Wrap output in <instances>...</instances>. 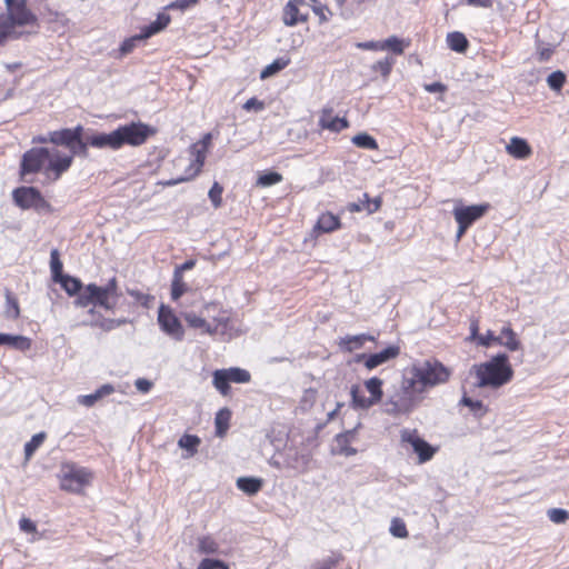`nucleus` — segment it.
I'll return each mask as SVG.
<instances>
[{
    "label": "nucleus",
    "instance_id": "26",
    "mask_svg": "<svg viewBox=\"0 0 569 569\" xmlns=\"http://www.w3.org/2000/svg\"><path fill=\"white\" fill-rule=\"evenodd\" d=\"M340 227L339 217L326 212L322 213L315 226V229L321 232H331Z\"/></svg>",
    "mask_w": 569,
    "mask_h": 569
},
{
    "label": "nucleus",
    "instance_id": "36",
    "mask_svg": "<svg viewBox=\"0 0 569 569\" xmlns=\"http://www.w3.org/2000/svg\"><path fill=\"white\" fill-rule=\"evenodd\" d=\"M226 372L229 378V382L248 383L251 380L250 372L242 368L231 367L226 369Z\"/></svg>",
    "mask_w": 569,
    "mask_h": 569
},
{
    "label": "nucleus",
    "instance_id": "39",
    "mask_svg": "<svg viewBox=\"0 0 569 569\" xmlns=\"http://www.w3.org/2000/svg\"><path fill=\"white\" fill-rule=\"evenodd\" d=\"M365 386L370 393L371 400H373L376 403L379 402L382 397V380L377 377H372L365 382Z\"/></svg>",
    "mask_w": 569,
    "mask_h": 569
},
{
    "label": "nucleus",
    "instance_id": "50",
    "mask_svg": "<svg viewBox=\"0 0 569 569\" xmlns=\"http://www.w3.org/2000/svg\"><path fill=\"white\" fill-rule=\"evenodd\" d=\"M222 192H223V188L222 186L219 183V182H213L212 187L210 188L209 190V199L212 203V206L218 209L221 207L222 204Z\"/></svg>",
    "mask_w": 569,
    "mask_h": 569
},
{
    "label": "nucleus",
    "instance_id": "4",
    "mask_svg": "<svg viewBox=\"0 0 569 569\" xmlns=\"http://www.w3.org/2000/svg\"><path fill=\"white\" fill-rule=\"evenodd\" d=\"M417 392L416 387L408 386V378L405 376L401 387L385 402V412L392 416L410 413L418 405Z\"/></svg>",
    "mask_w": 569,
    "mask_h": 569
},
{
    "label": "nucleus",
    "instance_id": "7",
    "mask_svg": "<svg viewBox=\"0 0 569 569\" xmlns=\"http://www.w3.org/2000/svg\"><path fill=\"white\" fill-rule=\"evenodd\" d=\"M171 17L164 12H160L157 16L156 21L151 22L148 26H144L141 28L140 33L126 39L121 46H120V53L122 56H126L130 53L134 47L137 46V42L147 40L151 38L152 36L159 33L160 31L164 30L167 26L170 23Z\"/></svg>",
    "mask_w": 569,
    "mask_h": 569
},
{
    "label": "nucleus",
    "instance_id": "47",
    "mask_svg": "<svg viewBox=\"0 0 569 569\" xmlns=\"http://www.w3.org/2000/svg\"><path fill=\"white\" fill-rule=\"evenodd\" d=\"M460 402L461 405L468 407L470 411L473 412V415L477 417H482L487 411L482 401L480 400H473L467 396H463Z\"/></svg>",
    "mask_w": 569,
    "mask_h": 569
},
{
    "label": "nucleus",
    "instance_id": "41",
    "mask_svg": "<svg viewBox=\"0 0 569 569\" xmlns=\"http://www.w3.org/2000/svg\"><path fill=\"white\" fill-rule=\"evenodd\" d=\"M198 550L201 553H217L219 550L218 542L211 537H201L198 539Z\"/></svg>",
    "mask_w": 569,
    "mask_h": 569
},
{
    "label": "nucleus",
    "instance_id": "2",
    "mask_svg": "<svg viewBox=\"0 0 569 569\" xmlns=\"http://www.w3.org/2000/svg\"><path fill=\"white\" fill-rule=\"evenodd\" d=\"M470 375L476 377L477 388L498 389L508 383L513 377V370L506 353H498L489 361L473 365Z\"/></svg>",
    "mask_w": 569,
    "mask_h": 569
},
{
    "label": "nucleus",
    "instance_id": "63",
    "mask_svg": "<svg viewBox=\"0 0 569 569\" xmlns=\"http://www.w3.org/2000/svg\"><path fill=\"white\" fill-rule=\"evenodd\" d=\"M338 563V560L329 557L325 559L322 562H318L313 566L312 569H332Z\"/></svg>",
    "mask_w": 569,
    "mask_h": 569
},
{
    "label": "nucleus",
    "instance_id": "35",
    "mask_svg": "<svg viewBox=\"0 0 569 569\" xmlns=\"http://www.w3.org/2000/svg\"><path fill=\"white\" fill-rule=\"evenodd\" d=\"M282 180L283 177L281 173L276 171H264L258 177L256 184L261 188H267L280 183Z\"/></svg>",
    "mask_w": 569,
    "mask_h": 569
},
{
    "label": "nucleus",
    "instance_id": "52",
    "mask_svg": "<svg viewBox=\"0 0 569 569\" xmlns=\"http://www.w3.org/2000/svg\"><path fill=\"white\" fill-rule=\"evenodd\" d=\"M548 517L555 523H563L569 519V513L565 509L552 508L548 511Z\"/></svg>",
    "mask_w": 569,
    "mask_h": 569
},
{
    "label": "nucleus",
    "instance_id": "12",
    "mask_svg": "<svg viewBox=\"0 0 569 569\" xmlns=\"http://www.w3.org/2000/svg\"><path fill=\"white\" fill-rule=\"evenodd\" d=\"M401 440L411 445L413 451L419 456L420 462L430 460L435 455V449L420 438L416 430L405 429L401 432Z\"/></svg>",
    "mask_w": 569,
    "mask_h": 569
},
{
    "label": "nucleus",
    "instance_id": "59",
    "mask_svg": "<svg viewBox=\"0 0 569 569\" xmlns=\"http://www.w3.org/2000/svg\"><path fill=\"white\" fill-rule=\"evenodd\" d=\"M191 6H190L188 0H174V1L170 2L169 4H167L164 7V10H180V11H184V10H187Z\"/></svg>",
    "mask_w": 569,
    "mask_h": 569
},
{
    "label": "nucleus",
    "instance_id": "16",
    "mask_svg": "<svg viewBox=\"0 0 569 569\" xmlns=\"http://www.w3.org/2000/svg\"><path fill=\"white\" fill-rule=\"evenodd\" d=\"M400 353V348L398 346H389L380 352L371 353L368 357L362 355V358H366L365 366L369 370L375 369L376 367L395 359Z\"/></svg>",
    "mask_w": 569,
    "mask_h": 569
},
{
    "label": "nucleus",
    "instance_id": "10",
    "mask_svg": "<svg viewBox=\"0 0 569 569\" xmlns=\"http://www.w3.org/2000/svg\"><path fill=\"white\" fill-rule=\"evenodd\" d=\"M51 154L48 148H32L23 153L21 159V176L39 172Z\"/></svg>",
    "mask_w": 569,
    "mask_h": 569
},
{
    "label": "nucleus",
    "instance_id": "53",
    "mask_svg": "<svg viewBox=\"0 0 569 569\" xmlns=\"http://www.w3.org/2000/svg\"><path fill=\"white\" fill-rule=\"evenodd\" d=\"M130 296L134 297V299L144 308L149 309L152 306L154 298L150 295L142 293L140 291L130 290Z\"/></svg>",
    "mask_w": 569,
    "mask_h": 569
},
{
    "label": "nucleus",
    "instance_id": "61",
    "mask_svg": "<svg viewBox=\"0 0 569 569\" xmlns=\"http://www.w3.org/2000/svg\"><path fill=\"white\" fill-rule=\"evenodd\" d=\"M134 386L140 392L146 393L152 388V382L148 379L139 378L136 380Z\"/></svg>",
    "mask_w": 569,
    "mask_h": 569
},
{
    "label": "nucleus",
    "instance_id": "46",
    "mask_svg": "<svg viewBox=\"0 0 569 569\" xmlns=\"http://www.w3.org/2000/svg\"><path fill=\"white\" fill-rule=\"evenodd\" d=\"M393 59L386 57L372 64L371 69L375 72H379L383 78H388L393 66Z\"/></svg>",
    "mask_w": 569,
    "mask_h": 569
},
{
    "label": "nucleus",
    "instance_id": "29",
    "mask_svg": "<svg viewBox=\"0 0 569 569\" xmlns=\"http://www.w3.org/2000/svg\"><path fill=\"white\" fill-rule=\"evenodd\" d=\"M231 411L228 408L220 409L214 418L216 435L223 437L229 428Z\"/></svg>",
    "mask_w": 569,
    "mask_h": 569
},
{
    "label": "nucleus",
    "instance_id": "43",
    "mask_svg": "<svg viewBox=\"0 0 569 569\" xmlns=\"http://www.w3.org/2000/svg\"><path fill=\"white\" fill-rule=\"evenodd\" d=\"M566 82V73L561 70H557L551 72L547 77V83L549 88L553 91H560Z\"/></svg>",
    "mask_w": 569,
    "mask_h": 569
},
{
    "label": "nucleus",
    "instance_id": "25",
    "mask_svg": "<svg viewBox=\"0 0 569 569\" xmlns=\"http://www.w3.org/2000/svg\"><path fill=\"white\" fill-rule=\"evenodd\" d=\"M497 340L499 345L506 347L510 351H516L520 348V341L509 326L501 329L500 335L497 336Z\"/></svg>",
    "mask_w": 569,
    "mask_h": 569
},
{
    "label": "nucleus",
    "instance_id": "27",
    "mask_svg": "<svg viewBox=\"0 0 569 569\" xmlns=\"http://www.w3.org/2000/svg\"><path fill=\"white\" fill-rule=\"evenodd\" d=\"M352 407L356 409H368L376 405L370 397H366L361 388L353 385L350 390Z\"/></svg>",
    "mask_w": 569,
    "mask_h": 569
},
{
    "label": "nucleus",
    "instance_id": "64",
    "mask_svg": "<svg viewBox=\"0 0 569 569\" xmlns=\"http://www.w3.org/2000/svg\"><path fill=\"white\" fill-rule=\"evenodd\" d=\"M317 391L312 388L305 390L301 402L312 405L316 401Z\"/></svg>",
    "mask_w": 569,
    "mask_h": 569
},
{
    "label": "nucleus",
    "instance_id": "17",
    "mask_svg": "<svg viewBox=\"0 0 569 569\" xmlns=\"http://www.w3.org/2000/svg\"><path fill=\"white\" fill-rule=\"evenodd\" d=\"M319 126L332 132H340L348 128L349 123L346 118L332 117V108H323L319 118Z\"/></svg>",
    "mask_w": 569,
    "mask_h": 569
},
{
    "label": "nucleus",
    "instance_id": "14",
    "mask_svg": "<svg viewBox=\"0 0 569 569\" xmlns=\"http://www.w3.org/2000/svg\"><path fill=\"white\" fill-rule=\"evenodd\" d=\"M307 7L305 0H290L283 8L282 20L286 26L292 27L308 19V12L302 11Z\"/></svg>",
    "mask_w": 569,
    "mask_h": 569
},
{
    "label": "nucleus",
    "instance_id": "37",
    "mask_svg": "<svg viewBox=\"0 0 569 569\" xmlns=\"http://www.w3.org/2000/svg\"><path fill=\"white\" fill-rule=\"evenodd\" d=\"M352 143L357 146L358 148L367 149V150H376L378 149V143L376 139L366 133H358L352 138Z\"/></svg>",
    "mask_w": 569,
    "mask_h": 569
},
{
    "label": "nucleus",
    "instance_id": "40",
    "mask_svg": "<svg viewBox=\"0 0 569 569\" xmlns=\"http://www.w3.org/2000/svg\"><path fill=\"white\" fill-rule=\"evenodd\" d=\"M46 439L44 432H39L32 436V438L24 445V458L30 460L36 450L42 445Z\"/></svg>",
    "mask_w": 569,
    "mask_h": 569
},
{
    "label": "nucleus",
    "instance_id": "11",
    "mask_svg": "<svg viewBox=\"0 0 569 569\" xmlns=\"http://www.w3.org/2000/svg\"><path fill=\"white\" fill-rule=\"evenodd\" d=\"M13 202L21 209H40L46 204L41 192L34 187H19L12 191Z\"/></svg>",
    "mask_w": 569,
    "mask_h": 569
},
{
    "label": "nucleus",
    "instance_id": "51",
    "mask_svg": "<svg viewBox=\"0 0 569 569\" xmlns=\"http://www.w3.org/2000/svg\"><path fill=\"white\" fill-rule=\"evenodd\" d=\"M88 134H86L84 139L83 140H77L74 141L71 146H70V154L73 156H81V157H87L88 156V146H90V143H88Z\"/></svg>",
    "mask_w": 569,
    "mask_h": 569
},
{
    "label": "nucleus",
    "instance_id": "54",
    "mask_svg": "<svg viewBox=\"0 0 569 569\" xmlns=\"http://www.w3.org/2000/svg\"><path fill=\"white\" fill-rule=\"evenodd\" d=\"M198 569H229V568L221 560L206 558L200 562Z\"/></svg>",
    "mask_w": 569,
    "mask_h": 569
},
{
    "label": "nucleus",
    "instance_id": "33",
    "mask_svg": "<svg viewBox=\"0 0 569 569\" xmlns=\"http://www.w3.org/2000/svg\"><path fill=\"white\" fill-rule=\"evenodd\" d=\"M201 440L198 436L194 435H183L179 441L178 446L182 449H186L188 451L187 457H192L198 451V446L200 445Z\"/></svg>",
    "mask_w": 569,
    "mask_h": 569
},
{
    "label": "nucleus",
    "instance_id": "3",
    "mask_svg": "<svg viewBox=\"0 0 569 569\" xmlns=\"http://www.w3.org/2000/svg\"><path fill=\"white\" fill-rule=\"evenodd\" d=\"M406 377L409 387H416L418 392H422L426 388L446 382L449 371L440 362L423 361L413 365Z\"/></svg>",
    "mask_w": 569,
    "mask_h": 569
},
{
    "label": "nucleus",
    "instance_id": "55",
    "mask_svg": "<svg viewBox=\"0 0 569 569\" xmlns=\"http://www.w3.org/2000/svg\"><path fill=\"white\" fill-rule=\"evenodd\" d=\"M242 108L246 110V111H256V112H260L262 110H264L266 108V104L263 101L257 99L256 97H252L250 99H248L244 104L242 106Z\"/></svg>",
    "mask_w": 569,
    "mask_h": 569
},
{
    "label": "nucleus",
    "instance_id": "56",
    "mask_svg": "<svg viewBox=\"0 0 569 569\" xmlns=\"http://www.w3.org/2000/svg\"><path fill=\"white\" fill-rule=\"evenodd\" d=\"M77 295H78V297L74 300L76 306L83 308V307H88L89 305H92L91 292L87 291V287L84 288V290L82 292L80 291Z\"/></svg>",
    "mask_w": 569,
    "mask_h": 569
},
{
    "label": "nucleus",
    "instance_id": "9",
    "mask_svg": "<svg viewBox=\"0 0 569 569\" xmlns=\"http://www.w3.org/2000/svg\"><path fill=\"white\" fill-rule=\"evenodd\" d=\"M158 325L160 329L176 341H181L184 337V329L181 321L173 312L172 308L161 303L158 310Z\"/></svg>",
    "mask_w": 569,
    "mask_h": 569
},
{
    "label": "nucleus",
    "instance_id": "44",
    "mask_svg": "<svg viewBox=\"0 0 569 569\" xmlns=\"http://www.w3.org/2000/svg\"><path fill=\"white\" fill-rule=\"evenodd\" d=\"M187 287L182 281V276L179 274V271H174L173 279L171 283V298L172 300H178L186 291Z\"/></svg>",
    "mask_w": 569,
    "mask_h": 569
},
{
    "label": "nucleus",
    "instance_id": "38",
    "mask_svg": "<svg viewBox=\"0 0 569 569\" xmlns=\"http://www.w3.org/2000/svg\"><path fill=\"white\" fill-rule=\"evenodd\" d=\"M50 269H51L53 281H57L58 279L66 276L62 272L63 264H62V261L60 260V254L57 249H52L50 252Z\"/></svg>",
    "mask_w": 569,
    "mask_h": 569
},
{
    "label": "nucleus",
    "instance_id": "22",
    "mask_svg": "<svg viewBox=\"0 0 569 569\" xmlns=\"http://www.w3.org/2000/svg\"><path fill=\"white\" fill-rule=\"evenodd\" d=\"M0 346H8L10 348L24 351L30 348L31 341L24 336L0 333Z\"/></svg>",
    "mask_w": 569,
    "mask_h": 569
},
{
    "label": "nucleus",
    "instance_id": "8",
    "mask_svg": "<svg viewBox=\"0 0 569 569\" xmlns=\"http://www.w3.org/2000/svg\"><path fill=\"white\" fill-rule=\"evenodd\" d=\"M10 28L36 24L37 16L28 8L27 0H4Z\"/></svg>",
    "mask_w": 569,
    "mask_h": 569
},
{
    "label": "nucleus",
    "instance_id": "58",
    "mask_svg": "<svg viewBox=\"0 0 569 569\" xmlns=\"http://www.w3.org/2000/svg\"><path fill=\"white\" fill-rule=\"evenodd\" d=\"M356 47L362 50H372V51H382L383 46H381V41H366L358 42Z\"/></svg>",
    "mask_w": 569,
    "mask_h": 569
},
{
    "label": "nucleus",
    "instance_id": "42",
    "mask_svg": "<svg viewBox=\"0 0 569 569\" xmlns=\"http://www.w3.org/2000/svg\"><path fill=\"white\" fill-rule=\"evenodd\" d=\"M7 308H6V317L9 319H17L20 316V309L18 300L12 296V293L7 290L6 292Z\"/></svg>",
    "mask_w": 569,
    "mask_h": 569
},
{
    "label": "nucleus",
    "instance_id": "18",
    "mask_svg": "<svg viewBox=\"0 0 569 569\" xmlns=\"http://www.w3.org/2000/svg\"><path fill=\"white\" fill-rule=\"evenodd\" d=\"M87 291L91 292L92 305L94 306H100L107 310H112L117 305L114 299H111V297L104 293L102 287L90 283L87 286Z\"/></svg>",
    "mask_w": 569,
    "mask_h": 569
},
{
    "label": "nucleus",
    "instance_id": "24",
    "mask_svg": "<svg viewBox=\"0 0 569 569\" xmlns=\"http://www.w3.org/2000/svg\"><path fill=\"white\" fill-rule=\"evenodd\" d=\"M375 337L366 333L357 335V336H346L345 338H341L340 340V347L343 348L346 351H353L356 349H359L363 346L366 341H373Z\"/></svg>",
    "mask_w": 569,
    "mask_h": 569
},
{
    "label": "nucleus",
    "instance_id": "31",
    "mask_svg": "<svg viewBox=\"0 0 569 569\" xmlns=\"http://www.w3.org/2000/svg\"><path fill=\"white\" fill-rule=\"evenodd\" d=\"M56 282L60 283L62 289L69 296H76L82 289V282L80 281V279L71 277L69 274L63 276L62 278L58 279Z\"/></svg>",
    "mask_w": 569,
    "mask_h": 569
},
{
    "label": "nucleus",
    "instance_id": "15",
    "mask_svg": "<svg viewBox=\"0 0 569 569\" xmlns=\"http://www.w3.org/2000/svg\"><path fill=\"white\" fill-rule=\"evenodd\" d=\"M51 154L49 158L48 170L53 171L56 179L66 172L72 164V154H62L58 149L50 150Z\"/></svg>",
    "mask_w": 569,
    "mask_h": 569
},
{
    "label": "nucleus",
    "instance_id": "30",
    "mask_svg": "<svg viewBox=\"0 0 569 569\" xmlns=\"http://www.w3.org/2000/svg\"><path fill=\"white\" fill-rule=\"evenodd\" d=\"M229 378L226 369H218L212 373V385L222 395L227 396L230 391Z\"/></svg>",
    "mask_w": 569,
    "mask_h": 569
},
{
    "label": "nucleus",
    "instance_id": "34",
    "mask_svg": "<svg viewBox=\"0 0 569 569\" xmlns=\"http://www.w3.org/2000/svg\"><path fill=\"white\" fill-rule=\"evenodd\" d=\"M184 320L191 328L202 329L203 332L209 335H213L214 330L211 329V326L203 319L202 317L197 316L193 312L184 313Z\"/></svg>",
    "mask_w": 569,
    "mask_h": 569
},
{
    "label": "nucleus",
    "instance_id": "57",
    "mask_svg": "<svg viewBox=\"0 0 569 569\" xmlns=\"http://www.w3.org/2000/svg\"><path fill=\"white\" fill-rule=\"evenodd\" d=\"M102 290L111 297V299H114L116 301L118 300L119 293L116 278L110 279L109 282L102 287Z\"/></svg>",
    "mask_w": 569,
    "mask_h": 569
},
{
    "label": "nucleus",
    "instance_id": "5",
    "mask_svg": "<svg viewBox=\"0 0 569 569\" xmlns=\"http://www.w3.org/2000/svg\"><path fill=\"white\" fill-rule=\"evenodd\" d=\"M92 473L73 463H66L60 471V487L62 490L80 493L90 483Z\"/></svg>",
    "mask_w": 569,
    "mask_h": 569
},
{
    "label": "nucleus",
    "instance_id": "1",
    "mask_svg": "<svg viewBox=\"0 0 569 569\" xmlns=\"http://www.w3.org/2000/svg\"><path fill=\"white\" fill-rule=\"evenodd\" d=\"M156 130L143 122H130L118 127L116 130L104 132H92L88 134V143L97 149L118 150L124 144L138 147L143 144Z\"/></svg>",
    "mask_w": 569,
    "mask_h": 569
},
{
    "label": "nucleus",
    "instance_id": "6",
    "mask_svg": "<svg viewBox=\"0 0 569 569\" xmlns=\"http://www.w3.org/2000/svg\"><path fill=\"white\" fill-rule=\"evenodd\" d=\"M212 134L206 133L203 138L197 142L193 143L190 148L191 154L194 157L193 161L189 164V167L186 169V174L181 176L177 179H171L164 182L166 186H176L178 183L189 181L193 179L198 173L201 171V168L204 164L206 154L208 151V148L211 143Z\"/></svg>",
    "mask_w": 569,
    "mask_h": 569
},
{
    "label": "nucleus",
    "instance_id": "45",
    "mask_svg": "<svg viewBox=\"0 0 569 569\" xmlns=\"http://www.w3.org/2000/svg\"><path fill=\"white\" fill-rule=\"evenodd\" d=\"M381 46H383V50H390L396 54H402L405 50L403 41L396 36L381 41Z\"/></svg>",
    "mask_w": 569,
    "mask_h": 569
},
{
    "label": "nucleus",
    "instance_id": "28",
    "mask_svg": "<svg viewBox=\"0 0 569 569\" xmlns=\"http://www.w3.org/2000/svg\"><path fill=\"white\" fill-rule=\"evenodd\" d=\"M447 43L451 50L459 53H463L469 47L468 39L459 31L448 33Z\"/></svg>",
    "mask_w": 569,
    "mask_h": 569
},
{
    "label": "nucleus",
    "instance_id": "23",
    "mask_svg": "<svg viewBox=\"0 0 569 569\" xmlns=\"http://www.w3.org/2000/svg\"><path fill=\"white\" fill-rule=\"evenodd\" d=\"M263 486V480L256 477H240L237 479V487L248 496L257 495Z\"/></svg>",
    "mask_w": 569,
    "mask_h": 569
},
{
    "label": "nucleus",
    "instance_id": "20",
    "mask_svg": "<svg viewBox=\"0 0 569 569\" xmlns=\"http://www.w3.org/2000/svg\"><path fill=\"white\" fill-rule=\"evenodd\" d=\"M114 391V387L111 383L102 385L93 393L82 395L78 397V402L88 408L94 406V403L106 396L111 395Z\"/></svg>",
    "mask_w": 569,
    "mask_h": 569
},
{
    "label": "nucleus",
    "instance_id": "19",
    "mask_svg": "<svg viewBox=\"0 0 569 569\" xmlns=\"http://www.w3.org/2000/svg\"><path fill=\"white\" fill-rule=\"evenodd\" d=\"M507 152L517 159H527L531 154L529 143L519 137H513L506 147Z\"/></svg>",
    "mask_w": 569,
    "mask_h": 569
},
{
    "label": "nucleus",
    "instance_id": "48",
    "mask_svg": "<svg viewBox=\"0 0 569 569\" xmlns=\"http://www.w3.org/2000/svg\"><path fill=\"white\" fill-rule=\"evenodd\" d=\"M288 64V61L286 60H282V59H277L274 60L272 63H270L269 66H267L260 73V78L261 79H266V78H269L273 74H276L277 72L281 71L282 69L286 68V66Z\"/></svg>",
    "mask_w": 569,
    "mask_h": 569
},
{
    "label": "nucleus",
    "instance_id": "60",
    "mask_svg": "<svg viewBox=\"0 0 569 569\" xmlns=\"http://www.w3.org/2000/svg\"><path fill=\"white\" fill-rule=\"evenodd\" d=\"M553 49L549 46H543L542 43L538 44V59L539 61H547L550 59Z\"/></svg>",
    "mask_w": 569,
    "mask_h": 569
},
{
    "label": "nucleus",
    "instance_id": "49",
    "mask_svg": "<svg viewBox=\"0 0 569 569\" xmlns=\"http://www.w3.org/2000/svg\"><path fill=\"white\" fill-rule=\"evenodd\" d=\"M389 530L396 538H407L409 535L405 521L400 518H393L391 520Z\"/></svg>",
    "mask_w": 569,
    "mask_h": 569
},
{
    "label": "nucleus",
    "instance_id": "62",
    "mask_svg": "<svg viewBox=\"0 0 569 569\" xmlns=\"http://www.w3.org/2000/svg\"><path fill=\"white\" fill-rule=\"evenodd\" d=\"M19 527L22 531L27 532V533H32L36 531L37 527L34 525L33 521H31L30 519L28 518H22L20 519L19 521Z\"/></svg>",
    "mask_w": 569,
    "mask_h": 569
},
{
    "label": "nucleus",
    "instance_id": "13",
    "mask_svg": "<svg viewBox=\"0 0 569 569\" xmlns=\"http://www.w3.org/2000/svg\"><path fill=\"white\" fill-rule=\"evenodd\" d=\"M489 208V203L456 207L453 209V217L457 222H465L470 227L475 221L483 217Z\"/></svg>",
    "mask_w": 569,
    "mask_h": 569
},
{
    "label": "nucleus",
    "instance_id": "21",
    "mask_svg": "<svg viewBox=\"0 0 569 569\" xmlns=\"http://www.w3.org/2000/svg\"><path fill=\"white\" fill-rule=\"evenodd\" d=\"M309 456L299 453L298 451H293L292 453H288L284 460V466L292 470H296L299 473H303L308 471L309 468Z\"/></svg>",
    "mask_w": 569,
    "mask_h": 569
},
{
    "label": "nucleus",
    "instance_id": "32",
    "mask_svg": "<svg viewBox=\"0 0 569 569\" xmlns=\"http://www.w3.org/2000/svg\"><path fill=\"white\" fill-rule=\"evenodd\" d=\"M49 140L56 146H64L67 148H70L73 143L72 133L69 128L49 132Z\"/></svg>",
    "mask_w": 569,
    "mask_h": 569
}]
</instances>
